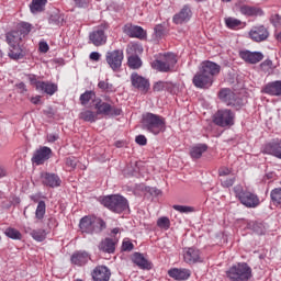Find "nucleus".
<instances>
[{
    "mask_svg": "<svg viewBox=\"0 0 281 281\" xmlns=\"http://www.w3.org/2000/svg\"><path fill=\"white\" fill-rule=\"evenodd\" d=\"M142 128L153 135H159L166 131V119L164 116L147 112L143 114Z\"/></svg>",
    "mask_w": 281,
    "mask_h": 281,
    "instance_id": "obj_1",
    "label": "nucleus"
},
{
    "mask_svg": "<svg viewBox=\"0 0 281 281\" xmlns=\"http://www.w3.org/2000/svg\"><path fill=\"white\" fill-rule=\"evenodd\" d=\"M101 204L111 210V212H115V214H122V212L128 210V200L120 194L102 198Z\"/></svg>",
    "mask_w": 281,
    "mask_h": 281,
    "instance_id": "obj_2",
    "label": "nucleus"
},
{
    "mask_svg": "<svg viewBox=\"0 0 281 281\" xmlns=\"http://www.w3.org/2000/svg\"><path fill=\"white\" fill-rule=\"evenodd\" d=\"M226 276L231 281H249L251 279V267L246 262L232 266Z\"/></svg>",
    "mask_w": 281,
    "mask_h": 281,
    "instance_id": "obj_3",
    "label": "nucleus"
},
{
    "mask_svg": "<svg viewBox=\"0 0 281 281\" xmlns=\"http://www.w3.org/2000/svg\"><path fill=\"white\" fill-rule=\"evenodd\" d=\"M234 192L236 198L240 201V204L245 205V207H258V205H260L258 194L243 189L241 186H235Z\"/></svg>",
    "mask_w": 281,
    "mask_h": 281,
    "instance_id": "obj_4",
    "label": "nucleus"
},
{
    "mask_svg": "<svg viewBox=\"0 0 281 281\" xmlns=\"http://www.w3.org/2000/svg\"><path fill=\"white\" fill-rule=\"evenodd\" d=\"M175 65H177V55L172 53H166L162 59H156L151 63L153 69L160 71L161 74H170L175 71Z\"/></svg>",
    "mask_w": 281,
    "mask_h": 281,
    "instance_id": "obj_5",
    "label": "nucleus"
},
{
    "mask_svg": "<svg viewBox=\"0 0 281 281\" xmlns=\"http://www.w3.org/2000/svg\"><path fill=\"white\" fill-rule=\"evenodd\" d=\"M7 43L12 48L9 52V56L13 60H19L21 58V41H23V37L19 34L16 30L11 31L5 34Z\"/></svg>",
    "mask_w": 281,
    "mask_h": 281,
    "instance_id": "obj_6",
    "label": "nucleus"
},
{
    "mask_svg": "<svg viewBox=\"0 0 281 281\" xmlns=\"http://www.w3.org/2000/svg\"><path fill=\"white\" fill-rule=\"evenodd\" d=\"M218 98L222 100V102H224V104L227 106H233L236 109V111H240V109H243L245 105L240 97L236 95V93H234V91H232L229 88H223L220 90Z\"/></svg>",
    "mask_w": 281,
    "mask_h": 281,
    "instance_id": "obj_7",
    "label": "nucleus"
},
{
    "mask_svg": "<svg viewBox=\"0 0 281 281\" xmlns=\"http://www.w3.org/2000/svg\"><path fill=\"white\" fill-rule=\"evenodd\" d=\"M94 102L97 115H104L105 117H117L119 115H122V109L111 105L110 103L102 101V99H95Z\"/></svg>",
    "mask_w": 281,
    "mask_h": 281,
    "instance_id": "obj_8",
    "label": "nucleus"
},
{
    "mask_svg": "<svg viewBox=\"0 0 281 281\" xmlns=\"http://www.w3.org/2000/svg\"><path fill=\"white\" fill-rule=\"evenodd\" d=\"M236 114L229 109L218 110L213 116L214 124H216V126H221L222 128L234 126Z\"/></svg>",
    "mask_w": 281,
    "mask_h": 281,
    "instance_id": "obj_9",
    "label": "nucleus"
},
{
    "mask_svg": "<svg viewBox=\"0 0 281 281\" xmlns=\"http://www.w3.org/2000/svg\"><path fill=\"white\" fill-rule=\"evenodd\" d=\"M105 60L109 67L112 68V71H120L122 68V60H124V50L115 49L108 52L105 55Z\"/></svg>",
    "mask_w": 281,
    "mask_h": 281,
    "instance_id": "obj_10",
    "label": "nucleus"
},
{
    "mask_svg": "<svg viewBox=\"0 0 281 281\" xmlns=\"http://www.w3.org/2000/svg\"><path fill=\"white\" fill-rule=\"evenodd\" d=\"M109 25L103 24L99 26L97 30L92 31L89 34V41L94 45L95 47H100L102 45L106 44V34L104 33V30H108Z\"/></svg>",
    "mask_w": 281,
    "mask_h": 281,
    "instance_id": "obj_11",
    "label": "nucleus"
},
{
    "mask_svg": "<svg viewBox=\"0 0 281 281\" xmlns=\"http://www.w3.org/2000/svg\"><path fill=\"white\" fill-rule=\"evenodd\" d=\"M190 19H192V7L184 4L180 11L172 16V23H175V25H183L184 23H189Z\"/></svg>",
    "mask_w": 281,
    "mask_h": 281,
    "instance_id": "obj_12",
    "label": "nucleus"
},
{
    "mask_svg": "<svg viewBox=\"0 0 281 281\" xmlns=\"http://www.w3.org/2000/svg\"><path fill=\"white\" fill-rule=\"evenodd\" d=\"M192 83L196 89H210L214 85V79L205 75L202 70H199L192 79Z\"/></svg>",
    "mask_w": 281,
    "mask_h": 281,
    "instance_id": "obj_13",
    "label": "nucleus"
},
{
    "mask_svg": "<svg viewBox=\"0 0 281 281\" xmlns=\"http://www.w3.org/2000/svg\"><path fill=\"white\" fill-rule=\"evenodd\" d=\"M131 82L132 87H134V89H137L138 91H142V93H146L150 90V81L139 76L137 72H133L131 75Z\"/></svg>",
    "mask_w": 281,
    "mask_h": 281,
    "instance_id": "obj_14",
    "label": "nucleus"
},
{
    "mask_svg": "<svg viewBox=\"0 0 281 281\" xmlns=\"http://www.w3.org/2000/svg\"><path fill=\"white\" fill-rule=\"evenodd\" d=\"M41 181L46 188H60L63 180L57 173L43 171L41 173Z\"/></svg>",
    "mask_w": 281,
    "mask_h": 281,
    "instance_id": "obj_15",
    "label": "nucleus"
},
{
    "mask_svg": "<svg viewBox=\"0 0 281 281\" xmlns=\"http://www.w3.org/2000/svg\"><path fill=\"white\" fill-rule=\"evenodd\" d=\"M200 71L204 72L205 76H209L211 80H214V76H218L221 74V65L206 60L201 64Z\"/></svg>",
    "mask_w": 281,
    "mask_h": 281,
    "instance_id": "obj_16",
    "label": "nucleus"
},
{
    "mask_svg": "<svg viewBox=\"0 0 281 281\" xmlns=\"http://www.w3.org/2000/svg\"><path fill=\"white\" fill-rule=\"evenodd\" d=\"M93 281H109L111 280V270L106 266H97L91 272Z\"/></svg>",
    "mask_w": 281,
    "mask_h": 281,
    "instance_id": "obj_17",
    "label": "nucleus"
},
{
    "mask_svg": "<svg viewBox=\"0 0 281 281\" xmlns=\"http://www.w3.org/2000/svg\"><path fill=\"white\" fill-rule=\"evenodd\" d=\"M49 157H52V148L44 146L35 151L32 161L36 164V166H43Z\"/></svg>",
    "mask_w": 281,
    "mask_h": 281,
    "instance_id": "obj_18",
    "label": "nucleus"
},
{
    "mask_svg": "<svg viewBox=\"0 0 281 281\" xmlns=\"http://www.w3.org/2000/svg\"><path fill=\"white\" fill-rule=\"evenodd\" d=\"M124 34L130 36L131 38H139L140 41L144 40L146 36V31L142 26L126 24L123 27Z\"/></svg>",
    "mask_w": 281,
    "mask_h": 281,
    "instance_id": "obj_19",
    "label": "nucleus"
},
{
    "mask_svg": "<svg viewBox=\"0 0 281 281\" xmlns=\"http://www.w3.org/2000/svg\"><path fill=\"white\" fill-rule=\"evenodd\" d=\"M239 56L245 63H249L250 65H257V63H260L262 58H265V55L260 52H250V50H241L239 53Z\"/></svg>",
    "mask_w": 281,
    "mask_h": 281,
    "instance_id": "obj_20",
    "label": "nucleus"
},
{
    "mask_svg": "<svg viewBox=\"0 0 281 281\" xmlns=\"http://www.w3.org/2000/svg\"><path fill=\"white\" fill-rule=\"evenodd\" d=\"M169 278L177 281L188 280L192 276V271L186 268H172L168 271Z\"/></svg>",
    "mask_w": 281,
    "mask_h": 281,
    "instance_id": "obj_21",
    "label": "nucleus"
},
{
    "mask_svg": "<svg viewBox=\"0 0 281 281\" xmlns=\"http://www.w3.org/2000/svg\"><path fill=\"white\" fill-rule=\"evenodd\" d=\"M250 38L256 43H262L269 38V31L265 26H257L250 31Z\"/></svg>",
    "mask_w": 281,
    "mask_h": 281,
    "instance_id": "obj_22",
    "label": "nucleus"
},
{
    "mask_svg": "<svg viewBox=\"0 0 281 281\" xmlns=\"http://www.w3.org/2000/svg\"><path fill=\"white\" fill-rule=\"evenodd\" d=\"M35 87L37 91H42V93H46L47 95H54L58 91V86L49 81H36Z\"/></svg>",
    "mask_w": 281,
    "mask_h": 281,
    "instance_id": "obj_23",
    "label": "nucleus"
},
{
    "mask_svg": "<svg viewBox=\"0 0 281 281\" xmlns=\"http://www.w3.org/2000/svg\"><path fill=\"white\" fill-rule=\"evenodd\" d=\"M183 258L187 265H195V262H201V252L196 248H187Z\"/></svg>",
    "mask_w": 281,
    "mask_h": 281,
    "instance_id": "obj_24",
    "label": "nucleus"
},
{
    "mask_svg": "<svg viewBox=\"0 0 281 281\" xmlns=\"http://www.w3.org/2000/svg\"><path fill=\"white\" fill-rule=\"evenodd\" d=\"M265 151L268 155L277 157V159H281V140L277 139L268 143L265 147Z\"/></svg>",
    "mask_w": 281,
    "mask_h": 281,
    "instance_id": "obj_25",
    "label": "nucleus"
},
{
    "mask_svg": "<svg viewBox=\"0 0 281 281\" xmlns=\"http://www.w3.org/2000/svg\"><path fill=\"white\" fill-rule=\"evenodd\" d=\"M72 265L77 267H85L89 262V252L87 251H77L70 258Z\"/></svg>",
    "mask_w": 281,
    "mask_h": 281,
    "instance_id": "obj_26",
    "label": "nucleus"
},
{
    "mask_svg": "<svg viewBox=\"0 0 281 281\" xmlns=\"http://www.w3.org/2000/svg\"><path fill=\"white\" fill-rule=\"evenodd\" d=\"M133 262L136 267H139V269H146L147 271H149V269H153V263L145 259L142 252H135L133 255Z\"/></svg>",
    "mask_w": 281,
    "mask_h": 281,
    "instance_id": "obj_27",
    "label": "nucleus"
},
{
    "mask_svg": "<svg viewBox=\"0 0 281 281\" xmlns=\"http://www.w3.org/2000/svg\"><path fill=\"white\" fill-rule=\"evenodd\" d=\"M95 217L85 216L80 220L79 228L82 234H93V223Z\"/></svg>",
    "mask_w": 281,
    "mask_h": 281,
    "instance_id": "obj_28",
    "label": "nucleus"
},
{
    "mask_svg": "<svg viewBox=\"0 0 281 281\" xmlns=\"http://www.w3.org/2000/svg\"><path fill=\"white\" fill-rule=\"evenodd\" d=\"M263 93H267L268 95H277L281 97V81H272L265 86Z\"/></svg>",
    "mask_w": 281,
    "mask_h": 281,
    "instance_id": "obj_29",
    "label": "nucleus"
},
{
    "mask_svg": "<svg viewBox=\"0 0 281 281\" xmlns=\"http://www.w3.org/2000/svg\"><path fill=\"white\" fill-rule=\"evenodd\" d=\"M99 250L103 254H115V243L112 238H105L99 244Z\"/></svg>",
    "mask_w": 281,
    "mask_h": 281,
    "instance_id": "obj_30",
    "label": "nucleus"
},
{
    "mask_svg": "<svg viewBox=\"0 0 281 281\" xmlns=\"http://www.w3.org/2000/svg\"><path fill=\"white\" fill-rule=\"evenodd\" d=\"M206 151H207L206 144H198L191 148L190 155L192 159H201V157H203V153H206Z\"/></svg>",
    "mask_w": 281,
    "mask_h": 281,
    "instance_id": "obj_31",
    "label": "nucleus"
},
{
    "mask_svg": "<svg viewBox=\"0 0 281 281\" xmlns=\"http://www.w3.org/2000/svg\"><path fill=\"white\" fill-rule=\"evenodd\" d=\"M79 120H83V122H90L91 124H93V122L98 121V112L85 110L80 112Z\"/></svg>",
    "mask_w": 281,
    "mask_h": 281,
    "instance_id": "obj_32",
    "label": "nucleus"
},
{
    "mask_svg": "<svg viewBox=\"0 0 281 281\" xmlns=\"http://www.w3.org/2000/svg\"><path fill=\"white\" fill-rule=\"evenodd\" d=\"M175 89V85L168 81H157L153 86V91H172Z\"/></svg>",
    "mask_w": 281,
    "mask_h": 281,
    "instance_id": "obj_33",
    "label": "nucleus"
},
{
    "mask_svg": "<svg viewBox=\"0 0 281 281\" xmlns=\"http://www.w3.org/2000/svg\"><path fill=\"white\" fill-rule=\"evenodd\" d=\"M45 5H47V0H33L30 4V10L32 14H36V12H43Z\"/></svg>",
    "mask_w": 281,
    "mask_h": 281,
    "instance_id": "obj_34",
    "label": "nucleus"
},
{
    "mask_svg": "<svg viewBox=\"0 0 281 281\" xmlns=\"http://www.w3.org/2000/svg\"><path fill=\"white\" fill-rule=\"evenodd\" d=\"M247 229H251V232H255V234H258L259 236H262V234H265V225L260 222H248Z\"/></svg>",
    "mask_w": 281,
    "mask_h": 281,
    "instance_id": "obj_35",
    "label": "nucleus"
},
{
    "mask_svg": "<svg viewBox=\"0 0 281 281\" xmlns=\"http://www.w3.org/2000/svg\"><path fill=\"white\" fill-rule=\"evenodd\" d=\"M92 234H102L104 228L106 227V222L100 217H94V222L92 224Z\"/></svg>",
    "mask_w": 281,
    "mask_h": 281,
    "instance_id": "obj_36",
    "label": "nucleus"
},
{
    "mask_svg": "<svg viewBox=\"0 0 281 281\" xmlns=\"http://www.w3.org/2000/svg\"><path fill=\"white\" fill-rule=\"evenodd\" d=\"M19 32V34L25 38L27 36V34H30V32H32V24L27 23V22H21L20 24H18V29L15 30Z\"/></svg>",
    "mask_w": 281,
    "mask_h": 281,
    "instance_id": "obj_37",
    "label": "nucleus"
},
{
    "mask_svg": "<svg viewBox=\"0 0 281 281\" xmlns=\"http://www.w3.org/2000/svg\"><path fill=\"white\" fill-rule=\"evenodd\" d=\"M127 65L130 69H139L142 67V58L137 55H131L127 58Z\"/></svg>",
    "mask_w": 281,
    "mask_h": 281,
    "instance_id": "obj_38",
    "label": "nucleus"
},
{
    "mask_svg": "<svg viewBox=\"0 0 281 281\" xmlns=\"http://www.w3.org/2000/svg\"><path fill=\"white\" fill-rule=\"evenodd\" d=\"M45 212H46L45 201L41 200L35 211V218H37L38 221H43V218H45Z\"/></svg>",
    "mask_w": 281,
    "mask_h": 281,
    "instance_id": "obj_39",
    "label": "nucleus"
},
{
    "mask_svg": "<svg viewBox=\"0 0 281 281\" xmlns=\"http://www.w3.org/2000/svg\"><path fill=\"white\" fill-rule=\"evenodd\" d=\"M5 236H8V238H11L12 240H21L22 235L21 232H19V229L13 228V227H8L4 231Z\"/></svg>",
    "mask_w": 281,
    "mask_h": 281,
    "instance_id": "obj_40",
    "label": "nucleus"
},
{
    "mask_svg": "<svg viewBox=\"0 0 281 281\" xmlns=\"http://www.w3.org/2000/svg\"><path fill=\"white\" fill-rule=\"evenodd\" d=\"M239 12L246 16H256L260 10L249 5H241Z\"/></svg>",
    "mask_w": 281,
    "mask_h": 281,
    "instance_id": "obj_41",
    "label": "nucleus"
},
{
    "mask_svg": "<svg viewBox=\"0 0 281 281\" xmlns=\"http://www.w3.org/2000/svg\"><path fill=\"white\" fill-rule=\"evenodd\" d=\"M93 98H95V92L94 91H86L85 93H82L79 98L81 104L83 106H86V104H89V102H91V100H93Z\"/></svg>",
    "mask_w": 281,
    "mask_h": 281,
    "instance_id": "obj_42",
    "label": "nucleus"
},
{
    "mask_svg": "<svg viewBox=\"0 0 281 281\" xmlns=\"http://www.w3.org/2000/svg\"><path fill=\"white\" fill-rule=\"evenodd\" d=\"M225 25L229 30H236V27H240V25H243V22L236 18H226Z\"/></svg>",
    "mask_w": 281,
    "mask_h": 281,
    "instance_id": "obj_43",
    "label": "nucleus"
},
{
    "mask_svg": "<svg viewBox=\"0 0 281 281\" xmlns=\"http://www.w3.org/2000/svg\"><path fill=\"white\" fill-rule=\"evenodd\" d=\"M270 199L274 205H281V188H276L270 192Z\"/></svg>",
    "mask_w": 281,
    "mask_h": 281,
    "instance_id": "obj_44",
    "label": "nucleus"
},
{
    "mask_svg": "<svg viewBox=\"0 0 281 281\" xmlns=\"http://www.w3.org/2000/svg\"><path fill=\"white\" fill-rule=\"evenodd\" d=\"M31 236L37 243H43V240H45V238H46L45 231H43V229L32 231Z\"/></svg>",
    "mask_w": 281,
    "mask_h": 281,
    "instance_id": "obj_45",
    "label": "nucleus"
},
{
    "mask_svg": "<svg viewBox=\"0 0 281 281\" xmlns=\"http://www.w3.org/2000/svg\"><path fill=\"white\" fill-rule=\"evenodd\" d=\"M63 21H65V18L59 13H54L49 18L50 25H63Z\"/></svg>",
    "mask_w": 281,
    "mask_h": 281,
    "instance_id": "obj_46",
    "label": "nucleus"
},
{
    "mask_svg": "<svg viewBox=\"0 0 281 281\" xmlns=\"http://www.w3.org/2000/svg\"><path fill=\"white\" fill-rule=\"evenodd\" d=\"M157 226L160 229H170V218L166 216L159 217L157 221Z\"/></svg>",
    "mask_w": 281,
    "mask_h": 281,
    "instance_id": "obj_47",
    "label": "nucleus"
},
{
    "mask_svg": "<svg viewBox=\"0 0 281 281\" xmlns=\"http://www.w3.org/2000/svg\"><path fill=\"white\" fill-rule=\"evenodd\" d=\"M173 210L176 212H180V214H190V212H194V207L186 206V205H173Z\"/></svg>",
    "mask_w": 281,
    "mask_h": 281,
    "instance_id": "obj_48",
    "label": "nucleus"
},
{
    "mask_svg": "<svg viewBox=\"0 0 281 281\" xmlns=\"http://www.w3.org/2000/svg\"><path fill=\"white\" fill-rule=\"evenodd\" d=\"M98 87L101 89V91H106L108 93L113 92V86L108 81H99Z\"/></svg>",
    "mask_w": 281,
    "mask_h": 281,
    "instance_id": "obj_49",
    "label": "nucleus"
},
{
    "mask_svg": "<svg viewBox=\"0 0 281 281\" xmlns=\"http://www.w3.org/2000/svg\"><path fill=\"white\" fill-rule=\"evenodd\" d=\"M156 38H161L166 34V26L164 24H157L154 29Z\"/></svg>",
    "mask_w": 281,
    "mask_h": 281,
    "instance_id": "obj_50",
    "label": "nucleus"
},
{
    "mask_svg": "<svg viewBox=\"0 0 281 281\" xmlns=\"http://www.w3.org/2000/svg\"><path fill=\"white\" fill-rule=\"evenodd\" d=\"M270 23L273 27H281V15L276 13L270 16Z\"/></svg>",
    "mask_w": 281,
    "mask_h": 281,
    "instance_id": "obj_51",
    "label": "nucleus"
},
{
    "mask_svg": "<svg viewBox=\"0 0 281 281\" xmlns=\"http://www.w3.org/2000/svg\"><path fill=\"white\" fill-rule=\"evenodd\" d=\"M236 182V178L232 177V178H227V179H221V183L223 186V188H232V186H234V183Z\"/></svg>",
    "mask_w": 281,
    "mask_h": 281,
    "instance_id": "obj_52",
    "label": "nucleus"
},
{
    "mask_svg": "<svg viewBox=\"0 0 281 281\" xmlns=\"http://www.w3.org/2000/svg\"><path fill=\"white\" fill-rule=\"evenodd\" d=\"M38 49L42 54H47L49 52V45L47 42L42 41L38 44Z\"/></svg>",
    "mask_w": 281,
    "mask_h": 281,
    "instance_id": "obj_53",
    "label": "nucleus"
},
{
    "mask_svg": "<svg viewBox=\"0 0 281 281\" xmlns=\"http://www.w3.org/2000/svg\"><path fill=\"white\" fill-rule=\"evenodd\" d=\"M135 142L138 146H146V144H148V139H146V136L144 135L136 136Z\"/></svg>",
    "mask_w": 281,
    "mask_h": 281,
    "instance_id": "obj_54",
    "label": "nucleus"
},
{
    "mask_svg": "<svg viewBox=\"0 0 281 281\" xmlns=\"http://www.w3.org/2000/svg\"><path fill=\"white\" fill-rule=\"evenodd\" d=\"M134 247L135 246L131 241H123V244H122L123 251H133Z\"/></svg>",
    "mask_w": 281,
    "mask_h": 281,
    "instance_id": "obj_55",
    "label": "nucleus"
},
{
    "mask_svg": "<svg viewBox=\"0 0 281 281\" xmlns=\"http://www.w3.org/2000/svg\"><path fill=\"white\" fill-rule=\"evenodd\" d=\"M232 170H229V168L226 167H222L218 170V175L220 177H227L228 175H231Z\"/></svg>",
    "mask_w": 281,
    "mask_h": 281,
    "instance_id": "obj_56",
    "label": "nucleus"
},
{
    "mask_svg": "<svg viewBox=\"0 0 281 281\" xmlns=\"http://www.w3.org/2000/svg\"><path fill=\"white\" fill-rule=\"evenodd\" d=\"M66 165L69 166V168H76L77 161L76 158H67L66 159Z\"/></svg>",
    "mask_w": 281,
    "mask_h": 281,
    "instance_id": "obj_57",
    "label": "nucleus"
},
{
    "mask_svg": "<svg viewBox=\"0 0 281 281\" xmlns=\"http://www.w3.org/2000/svg\"><path fill=\"white\" fill-rule=\"evenodd\" d=\"M77 8H87V0H72Z\"/></svg>",
    "mask_w": 281,
    "mask_h": 281,
    "instance_id": "obj_58",
    "label": "nucleus"
},
{
    "mask_svg": "<svg viewBox=\"0 0 281 281\" xmlns=\"http://www.w3.org/2000/svg\"><path fill=\"white\" fill-rule=\"evenodd\" d=\"M58 139V134H48L47 135V142L54 144V142H57Z\"/></svg>",
    "mask_w": 281,
    "mask_h": 281,
    "instance_id": "obj_59",
    "label": "nucleus"
},
{
    "mask_svg": "<svg viewBox=\"0 0 281 281\" xmlns=\"http://www.w3.org/2000/svg\"><path fill=\"white\" fill-rule=\"evenodd\" d=\"M90 60H94L95 63H98V60H100V53L98 52H92L90 54Z\"/></svg>",
    "mask_w": 281,
    "mask_h": 281,
    "instance_id": "obj_60",
    "label": "nucleus"
},
{
    "mask_svg": "<svg viewBox=\"0 0 281 281\" xmlns=\"http://www.w3.org/2000/svg\"><path fill=\"white\" fill-rule=\"evenodd\" d=\"M125 175H130L133 177L135 175V170L133 169V165L127 166V168L124 170Z\"/></svg>",
    "mask_w": 281,
    "mask_h": 281,
    "instance_id": "obj_61",
    "label": "nucleus"
},
{
    "mask_svg": "<svg viewBox=\"0 0 281 281\" xmlns=\"http://www.w3.org/2000/svg\"><path fill=\"white\" fill-rule=\"evenodd\" d=\"M31 102L32 104H41V95L33 97Z\"/></svg>",
    "mask_w": 281,
    "mask_h": 281,
    "instance_id": "obj_62",
    "label": "nucleus"
},
{
    "mask_svg": "<svg viewBox=\"0 0 281 281\" xmlns=\"http://www.w3.org/2000/svg\"><path fill=\"white\" fill-rule=\"evenodd\" d=\"M271 65H272V61L269 60V59H267L263 63H261V67H271Z\"/></svg>",
    "mask_w": 281,
    "mask_h": 281,
    "instance_id": "obj_63",
    "label": "nucleus"
},
{
    "mask_svg": "<svg viewBox=\"0 0 281 281\" xmlns=\"http://www.w3.org/2000/svg\"><path fill=\"white\" fill-rule=\"evenodd\" d=\"M18 88L21 89V92H22V93L25 92V91H27V89H25V83H23V82L19 83V85H18Z\"/></svg>",
    "mask_w": 281,
    "mask_h": 281,
    "instance_id": "obj_64",
    "label": "nucleus"
}]
</instances>
